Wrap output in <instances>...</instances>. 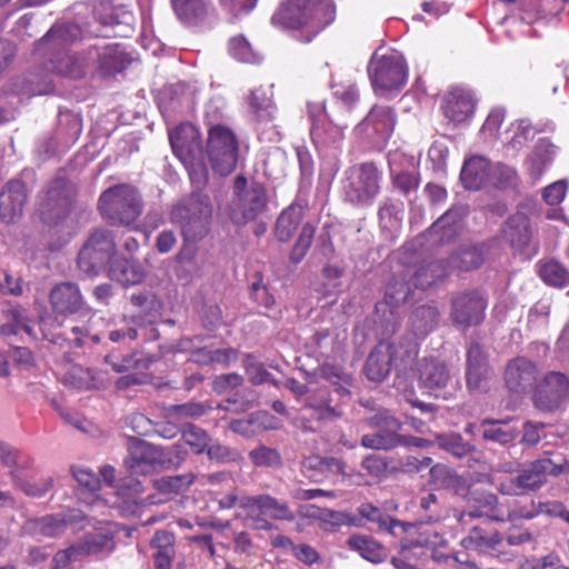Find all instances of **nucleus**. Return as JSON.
Listing matches in <instances>:
<instances>
[{
  "label": "nucleus",
  "instance_id": "obj_1",
  "mask_svg": "<svg viewBox=\"0 0 569 569\" xmlns=\"http://www.w3.org/2000/svg\"><path fill=\"white\" fill-rule=\"evenodd\" d=\"M127 63V54L118 44L97 43L83 52H66L49 58L47 69L61 77L80 80L87 77H103L120 72Z\"/></svg>",
  "mask_w": 569,
  "mask_h": 569
},
{
  "label": "nucleus",
  "instance_id": "obj_2",
  "mask_svg": "<svg viewBox=\"0 0 569 569\" xmlns=\"http://www.w3.org/2000/svg\"><path fill=\"white\" fill-rule=\"evenodd\" d=\"M174 156L189 172L190 180L197 188L206 184L208 179L207 158L212 169L227 176L233 171L238 161L237 144H170Z\"/></svg>",
  "mask_w": 569,
  "mask_h": 569
},
{
  "label": "nucleus",
  "instance_id": "obj_3",
  "mask_svg": "<svg viewBox=\"0 0 569 569\" xmlns=\"http://www.w3.org/2000/svg\"><path fill=\"white\" fill-rule=\"evenodd\" d=\"M331 0H286L272 16V22L289 29H306L301 39L309 42L335 20Z\"/></svg>",
  "mask_w": 569,
  "mask_h": 569
},
{
  "label": "nucleus",
  "instance_id": "obj_4",
  "mask_svg": "<svg viewBox=\"0 0 569 569\" xmlns=\"http://www.w3.org/2000/svg\"><path fill=\"white\" fill-rule=\"evenodd\" d=\"M267 207L264 187L254 179L238 174L233 181L232 199L227 208L230 220L243 226L254 220Z\"/></svg>",
  "mask_w": 569,
  "mask_h": 569
},
{
  "label": "nucleus",
  "instance_id": "obj_5",
  "mask_svg": "<svg viewBox=\"0 0 569 569\" xmlns=\"http://www.w3.org/2000/svg\"><path fill=\"white\" fill-rule=\"evenodd\" d=\"M76 187L64 177H56L38 194V213L49 227L61 224L71 213Z\"/></svg>",
  "mask_w": 569,
  "mask_h": 569
},
{
  "label": "nucleus",
  "instance_id": "obj_6",
  "mask_svg": "<svg viewBox=\"0 0 569 569\" xmlns=\"http://www.w3.org/2000/svg\"><path fill=\"white\" fill-rule=\"evenodd\" d=\"M212 212L210 197L194 191L172 207L170 220L181 228L186 238H197L206 233Z\"/></svg>",
  "mask_w": 569,
  "mask_h": 569
},
{
  "label": "nucleus",
  "instance_id": "obj_7",
  "mask_svg": "<svg viewBox=\"0 0 569 569\" xmlns=\"http://www.w3.org/2000/svg\"><path fill=\"white\" fill-rule=\"evenodd\" d=\"M99 210L112 224L131 226L142 212V202L134 188L120 184L101 194Z\"/></svg>",
  "mask_w": 569,
  "mask_h": 569
},
{
  "label": "nucleus",
  "instance_id": "obj_8",
  "mask_svg": "<svg viewBox=\"0 0 569 569\" xmlns=\"http://www.w3.org/2000/svg\"><path fill=\"white\" fill-rule=\"evenodd\" d=\"M381 172L372 162L352 166L345 171V200L357 207L371 206L380 192Z\"/></svg>",
  "mask_w": 569,
  "mask_h": 569
},
{
  "label": "nucleus",
  "instance_id": "obj_9",
  "mask_svg": "<svg viewBox=\"0 0 569 569\" xmlns=\"http://www.w3.org/2000/svg\"><path fill=\"white\" fill-rule=\"evenodd\" d=\"M368 74L373 90L383 94L399 90L407 82V66L405 58L397 51L379 53L376 51L368 64Z\"/></svg>",
  "mask_w": 569,
  "mask_h": 569
},
{
  "label": "nucleus",
  "instance_id": "obj_10",
  "mask_svg": "<svg viewBox=\"0 0 569 569\" xmlns=\"http://www.w3.org/2000/svg\"><path fill=\"white\" fill-rule=\"evenodd\" d=\"M562 467L549 458L538 459L516 477L500 479L497 490L505 496H522L539 490L549 476H558Z\"/></svg>",
  "mask_w": 569,
  "mask_h": 569
},
{
  "label": "nucleus",
  "instance_id": "obj_11",
  "mask_svg": "<svg viewBox=\"0 0 569 569\" xmlns=\"http://www.w3.org/2000/svg\"><path fill=\"white\" fill-rule=\"evenodd\" d=\"M116 253V242L107 230L93 231L78 254V266L88 277L97 276Z\"/></svg>",
  "mask_w": 569,
  "mask_h": 569
},
{
  "label": "nucleus",
  "instance_id": "obj_12",
  "mask_svg": "<svg viewBox=\"0 0 569 569\" xmlns=\"http://www.w3.org/2000/svg\"><path fill=\"white\" fill-rule=\"evenodd\" d=\"M128 452L124 465L132 476L150 475L170 462L164 449L139 439L130 441Z\"/></svg>",
  "mask_w": 569,
  "mask_h": 569
},
{
  "label": "nucleus",
  "instance_id": "obj_13",
  "mask_svg": "<svg viewBox=\"0 0 569 569\" xmlns=\"http://www.w3.org/2000/svg\"><path fill=\"white\" fill-rule=\"evenodd\" d=\"M369 427L378 429L375 433L363 435L361 446L371 450H391L399 447L401 423L389 412L379 411L366 420Z\"/></svg>",
  "mask_w": 569,
  "mask_h": 569
},
{
  "label": "nucleus",
  "instance_id": "obj_14",
  "mask_svg": "<svg viewBox=\"0 0 569 569\" xmlns=\"http://www.w3.org/2000/svg\"><path fill=\"white\" fill-rule=\"evenodd\" d=\"M487 301L477 290L459 292L451 298L450 319L459 328L480 325L485 319Z\"/></svg>",
  "mask_w": 569,
  "mask_h": 569
},
{
  "label": "nucleus",
  "instance_id": "obj_15",
  "mask_svg": "<svg viewBox=\"0 0 569 569\" xmlns=\"http://www.w3.org/2000/svg\"><path fill=\"white\" fill-rule=\"evenodd\" d=\"M569 400V377L560 371L545 375L533 395L535 406L541 411H553Z\"/></svg>",
  "mask_w": 569,
  "mask_h": 569
},
{
  "label": "nucleus",
  "instance_id": "obj_16",
  "mask_svg": "<svg viewBox=\"0 0 569 569\" xmlns=\"http://www.w3.org/2000/svg\"><path fill=\"white\" fill-rule=\"evenodd\" d=\"M396 126V114L390 107L373 106L367 117L355 128L358 139L388 141Z\"/></svg>",
  "mask_w": 569,
  "mask_h": 569
},
{
  "label": "nucleus",
  "instance_id": "obj_17",
  "mask_svg": "<svg viewBox=\"0 0 569 569\" xmlns=\"http://www.w3.org/2000/svg\"><path fill=\"white\" fill-rule=\"evenodd\" d=\"M27 201L26 183L18 178L7 181L0 191V221L7 226L17 223L23 216Z\"/></svg>",
  "mask_w": 569,
  "mask_h": 569
},
{
  "label": "nucleus",
  "instance_id": "obj_18",
  "mask_svg": "<svg viewBox=\"0 0 569 569\" xmlns=\"http://www.w3.org/2000/svg\"><path fill=\"white\" fill-rule=\"evenodd\" d=\"M410 291V283L405 278H395L387 284L383 301L376 305V313L380 317V322L386 323L388 332L395 331L398 321L397 308L407 301Z\"/></svg>",
  "mask_w": 569,
  "mask_h": 569
},
{
  "label": "nucleus",
  "instance_id": "obj_19",
  "mask_svg": "<svg viewBox=\"0 0 569 569\" xmlns=\"http://www.w3.org/2000/svg\"><path fill=\"white\" fill-rule=\"evenodd\" d=\"M82 37L78 24L64 23L53 26L36 44L39 57H56L66 53L63 50Z\"/></svg>",
  "mask_w": 569,
  "mask_h": 569
},
{
  "label": "nucleus",
  "instance_id": "obj_20",
  "mask_svg": "<svg viewBox=\"0 0 569 569\" xmlns=\"http://www.w3.org/2000/svg\"><path fill=\"white\" fill-rule=\"evenodd\" d=\"M476 106L475 93L469 89L457 87L443 96L441 109L448 121L462 124L473 117Z\"/></svg>",
  "mask_w": 569,
  "mask_h": 569
},
{
  "label": "nucleus",
  "instance_id": "obj_21",
  "mask_svg": "<svg viewBox=\"0 0 569 569\" xmlns=\"http://www.w3.org/2000/svg\"><path fill=\"white\" fill-rule=\"evenodd\" d=\"M418 377L420 386L436 397H447V388L452 383L453 375L448 366L435 358H425L419 362Z\"/></svg>",
  "mask_w": 569,
  "mask_h": 569
},
{
  "label": "nucleus",
  "instance_id": "obj_22",
  "mask_svg": "<svg viewBox=\"0 0 569 569\" xmlns=\"http://www.w3.org/2000/svg\"><path fill=\"white\" fill-rule=\"evenodd\" d=\"M96 14L98 21L107 29L103 37L127 38L133 31L134 17L124 7L103 2L98 7Z\"/></svg>",
  "mask_w": 569,
  "mask_h": 569
},
{
  "label": "nucleus",
  "instance_id": "obj_23",
  "mask_svg": "<svg viewBox=\"0 0 569 569\" xmlns=\"http://www.w3.org/2000/svg\"><path fill=\"white\" fill-rule=\"evenodd\" d=\"M388 163L393 187L411 201V196L417 193L419 178L415 172L407 169L415 166V158L411 156L407 157L397 149L389 152Z\"/></svg>",
  "mask_w": 569,
  "mask_h": 569
},
{
  "label": "nucleus",
  "instance_id": "obj_24",
  "mask_svg": "<svg viewBox=\"0 0 569 569\" xmlns=\"http://www.w3.org/2000/svg\"><path fill=\"white\" fill-rule=\"evenodd\" d=\"M501 542L502 536L498 531L487 532L479 527H473L469 535L461 540V546L479 553H489L502 562L511 561L513 555L510 551H501L499 549Z\"/></svg>",
  "mask_w": 569,
  "mask_h": 569
},
{
  "label": "nucleus",
  "instance_id": "obj_25",
  "mask_svg": "<svg viewBox=\"0 0 569 569\" xmlns=\"http://www.w3.org/2000/svg\"><path fill=\"white\" fill-rule=\"evenodd\" d=\"M50 305L54 312L72 315L89 311L80 288L73 282H61L50 291Z\"/></svg>",
  "mask_w": 569,
  "mask_h": 569
},
{
  "label": "nucleus",
  "instance_id": "obj_26",
  "mask_svg": "<svg viewBox=\"0 0 569 569\" xmlns=\"http://www.w3.org/2000/svg\"><path fill=\"white\" fill-rule=\"evenodd\" d=\"M537 366L525 357L510 360L505 370L506 386L516 393L531 389L537 381Z\"/></svg>",
  "mask_w": 569,
  "mask_h": 569
},
{
  "label": "nucleus",
  "instance_id": "obj_27",
  "mask_svg": "<svg viewBox=\"0 0 569 569\" xmlns=\"http://www.w3.org/2000/svg\"><path fill=\"white\" fill-rule=\"evenodd\" d=\"M83 513L80 510H68L57 515L44 516L34 519L28 523L29 529L36 533L46 537H57L64 532L68 527L80 523L83 520Z\"/></svg>",
  "mask_w": 569,
  "mask_h": 569
},
{
  "label": "nucleus",
  "instance_id": "obj_28",
  "mask_svg": "<svg viewBox=\"0 0 569 569\" xmlns=\"http://www.w3.org/2000/svg\"><path fill=\"white\" fill-rule=\"evenodd\" d=\"M466 518H488L495 521H505L506 517L498 506V497L491 492H470L468 498V507L462 511L460 521Z\"/></svg>",
  "mask_w": 569,
  "mask_h": 569
},
{
  "label": "nucleus",
  "instance_id": "obj_29",
  "mask_svg": "<svg viewBox=\"0 0 569 569\" xmlns=\"http://www.w3.org/2000/svg\"><path fill=\"white\" fill-rule=\"evenodd\" d=\"M502 233L505 240L515 251L523 252L533 236L530 219L523 212L517 211L505 223Z\"/></svg>",
  "mask_w": 569,
  "mask_h": 569
},
{
  "label": "nucleus",
  "instance_id": "obj_30",
  "mask_svg": "<svg viewBox=\"0 0 569 569\" xmlns=\"http://www.w3.org/2000/svg\"><path fill=\"white\" fill-rule=\"evenodd\" d=\"M555 127L551 122L533 126L528 120H519L509 126L503 131L505 142H523L536 140V142H549V138L542 136L553 131Z\"/></svg>",
  "mask_w": 569,
  "mask_h": 569
},
{
  "label": "nucleus",
  "instance_id": "obj_31",
  "mask_svg": "<svg viewBox=\"0 0 569 569\" xmlns=\"http://www.w3.org/2000/svg\"><path fill=\"white\" fill-rule=\"evenodd\" d=\"M350 550L356 551L365 560L378 565L387 560L388 551L386 547L368 535L355 533L347 540Z\"/></svg>",
  "mask_w": 569,
  "mask_h": 569
},
{
  "label": "nucleus",
  "instance_id": "obj_32",
  "mask_svg": "<svg viewBox=\"0 0 569 569\" xmlns=\"http://www.w3.org/2000/svg\"><path fill=\"white\" fill-rule=\"evenodd\" d=\"M387 345L390 352V361L396 370L406 372L408 369L412 368L418 356V342L416 338L406 336Z\"/></svg>",
  "mask_w": 569,
  "mask_h": 569
},
{
  "label": "nucleus",
  "instance_id": "obj_33",
  "mask_svg": "<svg viewBox=\"0 0 569 569\" xmlns=\"http://www.w3.org/2000/svg\"><path fill=\"white\" fill-rule=\"evenodd\" d=\"M76 546L80 556L107 557L114 549V536L110 529L90 532Z\"/></svg>",
  "mask_w": 569,
  "mask_h": 569
},
{
  "label": "nucleus",
  "instance_id": "obj_34",
  "mask_svg": "<svg viewBox=\"0 0 569 569\" xmlns=\"http://www.w3.org/2000/svg\"><path fill=\"white\" fill-rule=\"evenodd\" d=\"M490 170L491 167L486 158L471 157L465 161L461 169V182L467 189L478 190L490 178Z\"/></svg>",
  "mask_w": 569,
  "mask_h": 569
},
{
  "label": "nucleus",
  "instance_id": "obj_35",
  "mask_svg": "<svg viewBox=\"0 0 569 569\" xmlns=\"http://www.w3.org/2000/svg\"><path fill=\"white\" fill-rule=\"evenodd\" d=\"M108 276L127 287L142 282L146 273L139 263L126 258H114L110 262Z\"/></svg>",
  "mask_w": 569,
  "mask_h": 569
},
{
  "label": "nucleus",
  "instance_id": "obj_36",
  "mask_svg": "<svg viewBox=\"0 0 569 569\" xmlns=\"http://www.w3.org/2000/svg\"><path fill=\"white\" fill-rule=\"evenodd\" d=\"M154 569H171L176 556L174 536L169 531H157L150 541Z\"/></svg>",
  "mask_w": 569,
  "mask_h": 569
},
{
  "label": "nucleus",
  "instance_id": "obj_37",
  "mask_svg": "<svg viewBox=\"0 0 569 569\" xmlns=\"http://www.w3.org/2000/svg\"><path fill=\"white\" fill-rule=\"evenodd\" d=\"M391 367L388 345L379 342L366 361L365 373L369 380L380 382L390 373Z\"/></svg>",
  "mask_w": 569,
  "mask_h": 569
},
{
  "label": "nucleus",
  "instance_id": "obj_38",
  "mask_svg": "<svg viewBox=\"0 0 569 569\" xmlns=\"http://www.w3.org/2000/svg\"><path fill=\"white\" fill-rule=\"evenodd\" d=\"M487 356L478 342H471L467 351V385L470 389L480 387L487 375Z\"/></svg>",
  "mask_w": 569,
  "mask_h": 569
},
{
  "label": "nucleus",
  "instance_id": "obj_39",
  "mask_svg": "<svg viewBox=\"0 0 569 569\" xmlns=\"http://www.w3.org/2000/svg\"><path fill=\"white\" fill-rule=\"evenodd\" d=\"M305 217V207L300 203H292L284 209L276 222L274 234L281 242L289 241Z\"/></svg>",
  "mask_w": 569,
  "mask_h": 569
},
{
  "label": "nucleus",
  "instance_id": "obj_40",
  "mask_svg": "<svg viewBox=\"0 0 569 569\" xmlns=\"http://www.w3.org/2000/svg\"><path fill=\"white\" fill-rule=\"evenodd\" d=\"M482 437L487 441L499 445H508L515 441L519 435L518 428L510 425V420L486 419L481 423Z\"/></svg>",
  "mask_w": 569,
  "mask_h": 569
},
{
  "label": "nucleus",
  "instance_id": "obj_41",
  "mask_svg": "<svg viewBox=\"0 0 569 569\" xmlns=\"http://www.w3.org/2000/svg\"><path fill=\"white\" fill-rule=\"evenodd\" d=\"M460 209H449L430 228V233L438 237L440 243L450 242L459 232Z\"/></svg>",
  "mask_w": 569,
  "mask_h": 569
},
{
  "label": "nucleus",
  "instance_id": "obj_42",
  "mask_svg": "<svg viewBox=\"0 0 569 569\" xmlns=\"http://www.w3.org/2000/svg\"><path fill=\"white\" fill-rule=\"evenodd\" d=\"M448 274V264L442 260L432 261L420 267L412 276L411 282L416 288L426 290Z\"/></svg>",
  "mask_w": 569,
  "mask_h": 569
},
{
  "label": "nucleus",
  "instance_id": "obj_43",
  "mask_svg": "<svg viewBox=\"0 0 569 569\" xmlns=\"http://www.w3.org/2000/svg\"><path fill=\"white\" fill-rule=\"evenodd\" d=\"M439 311L433 306H420L415 309L411 316V327L415 338L426 337L438 323Z\"/></svg>",
  "mask_w": 569,
  "mask_h": 569
},
{
  "label": "nucleus",
  "instance_id": "obj_44",
  "mask_svg": "<svg viewBox=\"0 0 569 569\" xmlns=\"http://www.w3.org/2000/svg\"><path fill=\"white\" fill-rule=\"evenodd\" d=\"M66 383L77 389L103 387L108 379L101 373L82 367H73L64 378Z\"/></svg>",
  "mask_w": 569,
  "mask_h": 569
},
{
  "label": "nucleus",
  "instance_id": "obj_45",
  "mask_svg": "<svg viewBox=\"0 0 569 569\" xmlns=\"http://www.w3.org/2000/svg\"><path fill=\"white\" fill-rule=\"evenodd\" d=\"M358 513L368 521L376 522L380 530H386L396 536V529L400 527L403 532L407 531L409 525L385 515L379 508L371 503H362L358 508Z\"/></svg>",
  "mask_w": 569,
  "mask_h": 569
},
{
  "label": "nucleus",
  "instance_id": "obj_46",
  "mask_svg": "<svg viewBox=\"0 0 569 569\" xmlns=\"http://www.w3.org/2000/svg\"><path fill=\"white\" fill-rule=\"evenodd\" d=\"M308 112L311 119L312 140H336L339 137L332 133V128H327V114L322 102H312L308 104Z\"/></svg>",
  "mask_w": 569,
  "mask_h": 569
},
{
  "label": "nucleus",
  "instance_id": "obj_47",
  "mask_svg": "<svg viewBox=\"0 0 569 569\" xmlns=\"http://www.w3.org/2000/svg\"><path fill=\"white\" fill-rule=\"evenodd\" d=\"M555 151L548 144H540L533 149L527 160V168L533 182H537L552 163Z\"/></svg>",
  "mask_w": 569,
  "mask_h": 569
},
{
  "label": "nucleus",
  "instance_id": "obj_48",
  "mask_svg": "<svg viewBox=\"0 0 569 569\" xmlns=\"http://www.w3.org/2000/svg\"><path fill=\"white\" fill-rule=\"evenodd\" d=\"M331 89L336 101L346 109L353 108L355 104L359 101V90L357 83L351 78L339 80L332 78Z\"/></svg>",
  "mask_w": 569,
  "mask_h": 569
},
{
  "label": "nucleus",
  "instance_id": "obj_49",
  "mask_svg": "<svg viewBox=\"0 0 569 569\" xmlns=\"http://www.w3.org/2000/svg\"><path fill=\"white\" fill-rule=\"evenodd\" d=\"M156 360L154 356L143 352H133L122 359L121 362L113 361L112 355H107L104 361L112 367L116 372L128 370L143 371L149 369L150 365Z\"/></svg>",
  "mask_w": 569,
  "mask_h": 569
},
{
  "label": "nucleus",
  "instance_id": "obj_50",
  "mask_svg": "<svg viewBox=\"0 0 569 569\" xmlns=\"http://www.w3.org/2000/svg\"><path fill=\"white\" fill-rule=\"evenodd\" d=\"M82 131L81 118L72 112H61L57 128V139L63 142H76Z\"/></svg>",
  "mask_w": 569,
  "mask_h": 569
},
{
  "label": "nucleus",
  "instance_id": "obj_51",
  "mask_svg": "<svg viewBox=\"0 0 569 569\" xmlns=\"http://www.w3.org/2000/svg\"><path fill=\"white\" fill-rule=\"evenodd\" d=\"M506 118V109L502 107H495L487 116L485 123L480 129V139L485 141L501 140L505 142L503 131L500 127Z\"/></svg>",
  "mask_w": 569,
  "mask_h": 569
},
{
  "label": "nucleus",
  "instance_id": "obj_52",
  "mask_svg": "<svg viewBox=\"0 0 569 569\" xmlns=\"http://www.w3.org/2000/svg\"><path fill=\"white\" fill-rule=\"evenodd\" d=\"M483 262V252L480 248L472 246L458 251L450 258L449 266L461 271H470L479 268Z\"/></svg>",
  "mask_w": 569,
  "mask_h": 569
},
{
  "label": "nucleus",
  "instance_id": "obj_53",
  "mask_svg": "<svg viewBox=\"0 0 569 569\" xmlns=\"http://www.w3.org/2000/svg\"><path fill=\"white\" fill-rule=\"evenodd\" d=\"M260 516L289 522L296 519L295 512L287 502L279 501L270 495H262Z\"/></svg>",
  "mask_w": 569,
  "mask_h": 569
},
{
  "label": "nucleus",
  "instance_id": "obj_54",
  "mask_svg": "<svg viewBox=\"0 0 569 569\" xmlns=\"http://www.w3.org/2000/svg\"><path fill=\"white\" fill-rule=\"evenodd\" d=\"M539 276L549 286L563 288L569 284V272L558 261L549 260L540 264Z\"/></svg>",
  "mask_w": 569,
  "mask_h": 569
},
{
  "label": "nucleus",
  "instance_id": "obj_55",
  "mask_svg": "<svg viewBox=\"0 0 569 569\" xmlns=\"http://www.w3.org/2000/svg\"><path fill=\"white\" fill-rule=\"evenodd\" d=\"M262 495L247 496L240 495L238 507L246 513L249 519L256 521L257 529L269 530L272 525L266 519L259 518L261 510Z\"/></svg>",
  "mask_w": 569,
  "mask_h": 569
},
{
  "label": "nucleus",
  "instance_id": "obj_56",
  "mask_svg": "<svg viewBox=\"0 0 569 569\" xmlns=\"http://www.w3.org/2000/svg\"><path fill=\"white\" fill-rule=\"evenodd\" d=\"M172 7L180 20L196 23L206 12L203 0H173Z\"/></svg>",
  "mask_w": 569,
  "mask_h": 569
},
{
  "label": "nucleus",
  "instance_id": "obj_57",
  "mask_svg": "<svg viewBox=\"0 0 569 569\" xmlns=\"http://www.w3.org/2000/svg\"><path fill=\"white\" fill-rule=\"evenodd\" d=\"M229 53L236 60L246 63H256L261 60L260 54L254 51L252 46L243 36H237L230 39Z\"/></svg>",
  "mask_w": 569,
  "mask_h": 569
},
{
  "label": "nucleus",
  "instance_id": "obj_58",
  "mask_svg": "<svg viewBox=\"0 0 569 569\" xmlns=\"http://www.w3.org/2000/svg\"><path fill=\"white\" fill-rule=\"evenodd\" d=\"M193 482V476L190 473L179 476H168L157 479L154 487L161 493L171 495L180 493L187 490Z\"/></svg>",
  "mask_w": 569,
  "mask_h": 569
},
{
  "label": "nucleus",
  "instance_id": "obj_59",
  "mask_svg": "<svg viewBox=\"0 0 569 569\" xmlns=\"http://www.w3.org/2000/svg\"><path fill=\"white\" fill-rule=\"evenodd\" d=\"M490 180L500 189L515 188L519 183L517 171L512 167L500 162L491 167Z\"/></svg>",
  "mask_w": 569,
  "mask_h": 569
},
{
  "label": "nucleus",
  "instance_id": "obj_60",
  "mask_svg": "<svg viewBox=\"0 0 569 569\" xmlns=\"http://www.w3.org/2000/svg\"><path fill=\"white\" fill-rule=\"evenodd\" d=\"M182 439L194 453L200 455L204 452L211 438L202 428L187 425L182 431Z\"/></svg>",
  "mask_w": 569,
  "mask_h": 569
},
{
  "label": "nucleus",
  "instance_id": "obj_61",
  "mask_svg": "<svg viewBox=\"0 0 569 569\" xmlns=\"http://www.w3.org/2000/svg\"><path fill=\"white\" fill-rule=\"evenodd\" d=\"M249 458L256 467L279 468L282 465L280 453L266 446H259L249 452Z\"/></svg>",
  "mask_w": 569,
  "mask_h": 569
},
{
  "label": "nucleus",
  "instance_id": "obj_62",
  "mask_svg": "<svg viewBox=\"0 0 569 569\" xmlns=\"http://www.w3.org/2000/svg\"><path fill=\"white\" fill-rule=\"evenodd\" d=\"M54 479L50 475H43L31 480L21 482L19 480V489L27 496L32 498H41L46 496L53 487Z\"/></svg>",
  "mask_w": 569,
  "mask_h": 569
},
{
  "label": "nucleus",
  "instance_id": "obj_63",
  "mask_svg": "<svg viewBox=\"0 0 569 569\" xmlns=\"http://www.w3.org/2000/svg\"><path fill=\"white\" fill-rule=\"evenodd\" d=\"M315 226L307 222L302 226L301 232L290 253V260L299 263L306 257L315 236Z\"/></svg>",
  "mask_w": 569,
  "mask_h": 569
},
{
  "label": "nucleus",
  "instance_id": "obj_64",
  "mask_svg": "<svg viewBox=\"0 0 569 569\" xmlns=\"http://www.w3.org/2000/svg\"><path fill=\"white\" fill-rule=\"evenodd\" d=\"M439 447L452 456L462 458L472 450V446L465 442L462 437L458 433H451L438 437Z\"/></svg>",
  "mask_w": 569,
  "mask_h": 569
}]
</instances>
